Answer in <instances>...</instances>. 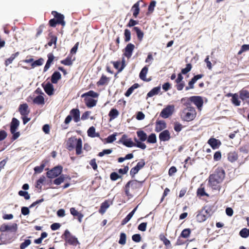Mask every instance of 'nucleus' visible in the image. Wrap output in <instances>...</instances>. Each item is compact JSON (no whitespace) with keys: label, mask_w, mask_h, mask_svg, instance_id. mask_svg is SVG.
Masks as SVG:
<instances>
[{"label":"nucleus","mask_w":249,"mask_h":249,"mask_svg":"<svg viewBox=\"0 0 249 249\" xmlns=\"http://www.w3.org/2000/svg\"><path fill=\"white\" fill-rule=\"evenodd\" d=\"M110 178L112 180H116L119 178H121V176H120L117 173L113 172L110 174Z\"/></svg>","instance_id":"obj_54"},{"label":"nucleus","mask_w":249,"mask_h":249,"mask_svg":"<svg viewBox=\"0 0 249 249\" xmlns=\"http://www.w3.org/2000/svg\"><path fill=\"white\" fill-rule=\"evenodd\" d=\"M126 138L127 136L125 135H124L120 140V142L128 147H132L135 146L136 144L133 142L131 139H127Z\"/></svg>","instance_id":"obj_10"},{"label":"nucleus","mask_w":249,"mask_h":249,"mask_svg":"<svg viewBox=\"0 0 249 249\" xmlns=\"http://www.w3.org/2000/svg\"><path fill=\"white\" fill-rule=\"evenodd\" d=\"M124 36H125V41L126 42H128L130 40L131 38V33L130 31L128 29H125L124 30Z\"/></svg>","instance_id":"obj_50"},{"label":"nucleus","mask_w":249,"mask_h":249,"mask_svg":"<svg viewBox=\"0 0 249 249\" xmlns=\"http://www.w3.org/2000/svg\"><path fill=\"white\" fill-rule=\"evenodd\" d=\"M134 48L135 46L133 44L131 43L128 44L125 48L124 55L127 58H129L132 55Z\"/></svg>","instance_id":"obj_12"},{"label":"nucleus","mask_w":249,"mask_h":249,"mask_svg":"<svg viewBox=\"0 0 249 249\" xmlns=\"http://www.w3.org/2000/svg\"><path fill=\"white\" fill-rule=\"evenodd\" d=\"M240 235L243 238H247L249 236V229H243L240 231Z\"/></svg>","instance_id":"obj_38"},{"label":"nucleus","mask_w":249,"mask_h":249,"mask_svg":"<svg viewBox=\"0 0 249 249\" xmlns=\"http://www.w3.org/2000/svg\"><path fill=\"white\" fill-rule=\"evenodd\" d=\"M48 59L47 60V61L46 62V64L44 67V71H46L50 68V66H51V63H52L53 59H54V56L52 54H51V53H49L48 55Z\"/></svg>","instance_id":"obj_20"},{"label":"nucleus","mask_w":249,"mask_h":249,"mask_svg":"<svg viewBox=\"0 0 249 249\" xmlns=\"http://www.w3.org/2000/svg\"><path fill=\"white\" fill-rule=\"evenodd\" d=\"M146 226H147L146 223H145V222L142 223L141 224H140L139 225L138 228V230L141 231H144L146 230Z\"/></svg>","instance_id":"obj_55"},{"label":"nucleus","mask_w":249,"mask_h":249,"mask_svg":"<svg viewBox=\"0 0 249 249\" xmlns=\"http://www.w3.org/2000/svg\"><path fill=\"white\" fill-rule=\"evenodd\" d=\"M170 138V133L168 130H163L159 135V139L161 141H168Z\"/></svg>","instance_id":"obj_15"},{"label":"nucleus","mask_w":249,"mask_h":249,"mask_svg":"<svg viewBox=\"0 0 249 249\" xmlns=\"http://www.w3.org/2000/svg\"><path fill=\"white\" fill-rule=\"evenodd\" d=\"M238 159V154L235 152H231L228 155V159L231 162L235 161Z\"/></svg>","instance_id":"obj_22"},{"label":"nucleus","mask_w":249,"mask_h":249,"mask_svg":"<svg viewBox=\"0 0 249 249\" xmlns=\"http://www.w3.org/2000/svg\"><path fill=\"white\" fill-rule=\"evenodd\" d=\"M62 171V167L57 166L47 172V176L48 178H53L61 174Z\"/></svg>","instance_id":"obj_7"},{"label":"nucleus","mask_w":249,"mask_h":249,"mask_svg":"<svg viewBox=\"0 0 249 249\" xmlns=\"http://www.w3.org/2000/svg\"><path fill=\"white\" fill-rule=\"evenodd\" d=\"M132 10L133 11V15L135 18H137L138 15L140 11L139 8V1L137 2L134 5L132 6Z\"/></svg>","instance_id":"obj_27"},{"label":"nucleus","mask_w":249,"mask_h":249,"mask_svg":"<svg viewBox=\"0 0 249 249\" xmlns=\"http://www.w3.org/2000/svg\"><path fill=\"white\" fill-rule=\"evenodd\" d=\"M90 165L92 166L93 170H96L97 169V165L95 159H92L89 162Z\"/></svg>","instance_id":"obj_60"},{"label":"nucleus","mask_w":249,"mask_h":249,"mask_svg":"<svg viewBox=\"0 0 249 249\" xmlns=\"http://www.w3.org/2000/svg\"><path fill=\"white\" fill-rule=\"evenodd\" d=\"M240 97L243 100L249 98V92L246 90H242L240 92Z\"/></svg>","instance_id":"obj_34"},{"label":"nucleus","mask_w":249,"mask_h":249,"mask_svg":"<svg viewBox=\"0 0 249 249\" xmlns=\"http://www.w3.org/2000/svg\"><path fill=\"white\" fill-rule=\"evenodd\" d=\"M197 194L200 196H208V195L205 193L204 188H200L198 189L197 191Z\"/></svg>","instance_id":"obj_56"},{"label":"nucleus","mask_w":249,"mask_h":249,"mask_svg":"<svg viewBox=\"0 0 249 249\" xmlns=\"http://www.w3.org/2000/svg\"><path fill=\"white\" fill-rule=\"evenodd\" d=\"M175 110L174 105H168L163 108L160 113V116L164 119H166L171 116Z\"/></svg>","instance_id":"obj_5"},{"label":"nucleus","mask_w":249,"mask_h":249,"mask_svg":"<svg viewBox=\"0 0 249 249\" xmlns=\"http://www.w3.org/2000/svg\"><path fill=\"white\" fill-rule=\"evenodd\" d=\"M65 176L64 175H61L59 177L55 179L53 181L54 184L56 185H59L63 182L65 179Z\"/></svg>","instance_id":"obj_44"},{"label":"nucleus","mask_w":249,"mask_h":249,"mask_svg":"<svg viewBox=\"0 0 249 249\" xmlns=\"http://www.w3.org/2000/svg\"><path fill=\"white\" fill-rule=\"evenodd\" d=\"M70 213L74 216H77L80 213L74 208H71L70 209Z\"/></svg>","instance_id":"obj_64"},{"label":"nucleus","mask_w":249,"mask_h":249,"mask_svg":"<svg viewBox=\"0 0 249 249\" xmlns=\"http://www.w3.org/2000/svg\"><path fill=\"white\" fill-rule=\"evenodd\" d=\"M87 133L88 136L91 138H94L99 136L98 133H95V128L93 126L90 127L88 130Z\"/></svg>","instance_id":"obj_26"},{"label":"nucleus","mask_w":249,"mask_h":249,"mask_svg":"<svg viewBox=\"0 0 249 249\" xmlns=\"http://www.w3.org/2000/svg\"><path fill=\"white\" fill-rule=\"evenodd\" d=\"M137 134L140 140L142 142L145 141L147 138L146 134L143 131H138L137 132Z\"/></svg>","instance_id":"obj_32"},{"label":"nucleus","mask_w":249,"mask_h":249,"mask_svg":"<svg viewBox=\"0 0 249 249\" xmlns=\"http://www.w3.org/2000/svg\"><path fill=\"white\" fill-rule=\"evenodd\" d=\"M45 177L43 176L41 177L37 181L36 187L38 188L39 186L45 181Z\"/></svg>","instance_id":"obj_59"},{"label":"nucleus","mask_w":249,"mask_h":249,"mask_svg":"<svg viewBox=\"0 0 249 249\" xmlns=\"http://www.w3.org/2000/svg\"><path fill=\"white\" fill-rule=\"evenodd\" d=\"M148 70V67L146 66L144 67L141 70V71L140 73L139 76H140V78L143 81H149V80L147 79L146 78V75L147 73Z\"/></svg>","instance_id":"obj_19"},{"label":"nucleus","mask_w":249,"mask_h":249,"mask_svg":"<svg viewBox=\"0 0 249 249\" xmlns=\"http://www.w3.org/2000/svg\"><path fill=\"white\" fill-rule=\"evenodd\" d=\"M140 184V182L136 180L129 181L125 185V188H128L131 186L133 188H137Z\"/></svg>","instance_id":"obj_28"},{"label":"nucleus","mask_w":249,"mask_h":249,"mask_svg":"<svg viewBox=\"0 0 249 249\" xmlns=\"http://www.w3.org/2000/svg\"><path fill=\"white\" fill-rule=\"evenodd\" d=\"M82 97H87V96H89L92 97L94 98H96L98 96V94L93 90H90L88 92H86L85 93H84L81 96Z\"/></svg>","instance_id":"obj_35"},{"label":"nucleus","mask_w":249,"mask_h":249,"mask_svg":"<svg viewBox=\"0 0 249 249\" xmlns=\"http://www.w3.org/2000/svg\"><path fill=\"white\" fill-rule=\"evenodd\" d=\"M225 175V171L222 168H217L213 174L210 175L209 182L213 189L219 191V184L223 181Z\"/></svg>","instance_id":"obj_1"},{"label":"nucleus","mask_w":249,"mask_h":249,"mask_svg":"<svg viewBox=\"0 0 249 249\" xmlns=\"http://www.w3.org/2000/svg\"><path fill=\"white\" fill-rule=\"evenodd\" d=\"M42 86L44 88L45 91L48 95H52L53 94V86L51 83L48 82L45 85L42 84Z\"/></svg>","instance_id":"obj_16"},{"label":"nucleus","mask_w":249,"mask_h":249,"mask_svg":"<svg viewBox=\"0 0 249 249\" xmlns=\"http://www.w3.org/2000/svg\"><path fill=\"white\" fill-rule=\"evenodd\" d=\"M220 143V142L215 138H211L208 141V143L213 149L216 148Z\"/></svg>","instance_id":"obj_24"},{"label":"nucleus","mask_w":249,"mask_h":249,"mask_svg":"<svg viewBox=\"0 0 249 249\" xmlns=\"http://www.w3.org/2000/svg\"><path fill=\"white\" fill-rule=\"evenodd\" d=\"M31 243V241L29 239H27L22 243L20 245V249H25Z\"/></svg>","instance_id":"obj_46"},{"label":"nucleus","mask_w":249,"mask_h":249,"mask_svg":"<svg viewBox=\"0 0 249 249\" xmlns=\"http://www.w3.org/2000/svg\"><path fill=\"white\" fill-rule=\"evenodd\" d=\"M160 90V86L155 87L151 90L148 93L147 96L149 97H153V96L157 95Z\"/></svg>","instance_id":"obj_25"},{"label":"nucleus","mask_w":249,"mask_h":249,"mask_svg":"<svg viewBox=\"0 0 249 249\" xmlns=\"http://www.w3.org/2000/svg\"><path fill=\"white\" fill-rule=\"evenodd\" d=\"M57 41V37L55 36H52L51 40L48 43V45L49 46H52L53 44L55 45Z\"/></svg>","instance_id":"obj_62"},{"label":"nucleus","mask_w":249,"mask_h":249,"mask_svg":"<svg viewBox=\"0 0 249 249\" xmlns=\"http://www.w3.org/2000/svg\"><path fill=\"white\" fill-rule=\"evenodd\" d=\"M133 29L136 32L138 39L140 41H141L143 36V33L141 31L140 29L138 27H134Z\"/></svg>","instance_id":"obj_36"},{"label":"nucleus","mask_w":249,"mask_h":249,"mask_svg":"<svg viewBox=\"0 0 249 249\" xmlns=\"http://www.w3.org/2000/svg\"><path fill=\"white\" fill-rule=\"evenodd\" d=\"M18 230V225L16 223L8 225L3 224L0 226V231L1 232L10 231L16 232Z\"/></svg>","instance_id":"obj_6"},{"label":"nucleus","mask_w":249,"mask_h":249,"mask_svg":"<svg viewBox=\"0 0 249 249\" xmlns=\"http://www.w3.org/2000/svg\"><path fill=\"white\" fill-rule=\"evenodd\" d=\"M126 234L124 232L121 233L120 236L119 243L122 245H124L126 243Z\"/></svg>","instance_id":"obj_43"},{"label":"nucleus","mask_w":249,"mask_h":249,"mask_svg":"<svg viewBox=\"0 0 249 249\" xmlns=\"http://www.w3.org/2000/svg\"><path fill=\"white\" fill-rule=\"evenodd\" d=\"M45 163H44V161H42V164L39 166H36L34 168V171L36 173H41L44 167H45Z\"/></svg>","instance_id":"obj_37"},{"label":"nucleus","mask_w":249,"mask_h":249,"mask_svg":"<svg viewBox=\"0 0 249 249\" xmlns=\"http://www.w3.org/2000/svg\"><path fill=\"white\" fill-rule=\"evenodd\" d=\"M197 220L199 222L204 221L207 219V216L203 214L202 213H199L196 216Z\"/></svg>","instance_id":"obj_51"},{"label":"nucleus","mask_w":249,"mask_h":249,"mask_svg":"<svg viewBox=\"0 0 249 249\" xmlns=\"http://www.w3.org/2000/svg\"><path fill=\"white\" fill-rule=\"evenodd\" d=\"M52 14L56 18L57 23L61 24L63 26L65 25V22L64 20V16L56 11H53Z\"/></svg>","instance_id":"obj_14"},{"label":"nucleus","mask_w":249,"mask_h":249,"mask_svg":"<svg viewBox=\"0 0 249 249\" xmlns=\"http://www.w3.org/2000/svg\"><path fill=\"white\" fill-rule=\"evenodd\" d=\"M189 100L193 102L199 109H201L203 104V101L200 96H192L190 97Z\"/></svg>","instance_id":"obj_8"},{"label":"nucleus","mask_w":249,"mask_h":249,"mask_svg":"<svg viewBox=\"0 0 249 249\" xmlns=\"http://www.w3.org/2000/svg\"><path fill=\"white\" fill-rule=\"evenodd\" d=\"M96 104V101L91 98L88 99L86 102V105L89 107H93Z\"/></svg>","instance_id":"obj_41"},{"label":"nucleus","mask_w":249,"mask_h":249,"mask_svg":"<svg viewBox=\"0 0 249 249\" xmlns=\"http://www.w3.org/2000/svg\"><path fill=\"white\" fill-rule=\"evenodd\" d=\"M196 83L193 79H191V80L188 83V86L186 87L185 89L186 90H188L190 89H193L194 88V85Z\"/></svg>","instance_id":"obj_58"},{"label":"nucleus","mask_w":249,"mask_h":249,"mask_svg":"<svg viewBox=\"0 0 249 249\" xmlns=\"http://www.w3.org/2000/svg\"><path fill=\"white\" fill-rule=\"evenodd\" d=\"M196 115L194 107L187 106L180 113L181 118L184 121L189 122L193 120Z\"/></svg>","instance_id":"obj_3"},{"label":"nucleus","mask_w":249,"mask_h":249,"mask_svg":"<svg viewBox=\"0 0 249 249\" xmlns=\"http://www.w3.org/2000/svg\"><path fill=\"white\" fill-rule=\"evenodd\" d=\"M70 115L73 117V120L75 123H77L80 120V112L78 109L73 108L70 111Z\"/></svg>","instance_id":"obj_11"},{"label":"nucleus","mask_w":249,"mask_h":249,"mask_svg":"<svg viewBox=\"0 0 249 249\" xmlns=\"http://www.w3.org/2000/svg\"><path fill=\"white\" fill-rule=\"evenodd\" d=\"M68 149L69 150H72L74 147L76 149V154L80 155L82 153V141L81 139H78L71 137L69 138L67 142Z\"/></svg>","instance_id":"obj_2"},{"label":"nucleus","mask_w":249,"mask_h":249,"mask_svg":"<svg viewBox=\"0 0 249 249\" xmlns=\"http://www.w3.org/2000/svg\"><path fill=\"white\" fill-rule=\"evenodd\" d=\"M117 135V133H114L113 134L109 135L106 139V141L107 143H111L115 141L116 139V137Z\"/></svg>","instance_id":"obj_45"},{"label":"nucleus","mask_w":249,"mask_h":249,"mask_svg":"<svg viewBox=\"0 0 249 249\" xmlns=\"http://www.w3.org/2000/svg\"><path fill=\"white\" fill-rule=\"evenodd\" d=\"M229 96H232L231 102L232 103L236 106H239L240 105V101L238 100V96L236 94H229Z\"/></svg>","instance_id":"obj_29"},{"label":"nucleus","mask_w":249,"mask_h":249,"mask_svg":"<svg viewBox=\"0 0 249 249\" xmlns=\"http://www.w3.org/2000/svg\"><path fill=\"white\" fill-rule=\"evenodd\" d=\"M145 165L144 161L142 160L139 161L137 165L132 168L130 171V175L133 177L135 174H136L139 170L142 169Z\"/></svg>","instance_id":"obj_9"},{"label":"nucleus","mask_w":249,"mask_h":249,"mask_svg":"<svg viewBox=\"0 0 249 249\" xmlns=\"http://www.w3.org/2000/svg\"><path fill=\"white\" fill-rule=\"evenodd\" d=\"M21 211L22 214H23L24 215H28L30 213L29 208L26 207H23L21 208Z\"/></svg>","instance_id":"obj_61"},{"label":"nucleus","mask_w":249,"mask_h":249,"mask_svg":"<svg viewBox=\"0 0 249 249\" xmlns=\"http://www.w3.org/2000/svg\"><path fill=\"white\" fill-rule=\"evenodd\" d=\"M138 206L135 208L132 212H131L126 217L124 218L122 221V224L124 225L127 223L132 218L134 213H135Z\"/></svg>","instance_id":"obj_23"},{"label":"nucleus","mask_w":249,"mask_h":249,"mask_svg":"<svg viewBox=\"0 0 249 249\" xmlns=\"http://www.w3.org/2000/svg\"><path fill=\"white\" fill-rule=\"evenodd\" d=\"M57 215L60 217H64L65 215V211L63 209L58 210L57 212Z\"/></svg>","instance_id":"obj_63"},{"label":"nucleus","mask_w":249,"mask_h":249,"mask_svg":"<svg viewBox=\"0 0 249 249\" xmlns=\"http://www.w3.org/2000/svg\"><path fill=\"white\" fill-rule=\"evenodd\" d=\"M191 233V230L190 229H184L180 234V236L185 238L188 237Z\"/></svg>","instance_id":"obj_39"},{"label":"nucleus","mask_w":249,"mask_h":249,"mask_svg":"<svg viewBox=\"0 0 249 249\" xmlns=\"http://www.w3.org/2000/svg\"><path fill=\"white\" fill-rule=\"evenodd\" d=\"M132 240L136 242H139L141 240V236L139 234H134L132 237Z\"/></svg>","instance_id":"obj_57"},{"label":"nucleus","mask_w":249,"mask_h":249,"mask_svg":"<svg viewBox=\"0 0 249 249\" xmlns=\"http://www.w3.org/2000/svg\"><path fill=\"white\" fill-rule=\"evenodd\" d=\"M18 195L20 196H23L26 200H28L30 198L29 194L26 191H20L18 192Z\"/></svg>","instance_id":"obj_49"},{"label":"nucleus","mask_w":249,"mask_h":249,"mask_svg":"<svg viewBox=\"0 0 249 249\" xmlns=\"http://www.w3.org/2000/svg\"><path fill=\"white\" fill-rule=\"evenodd\" d=\"M66 242L71 245L74 246L79 244V242L77 238L74 236H71L69 237H67V239L65 240Z\"/></svg>","instance_id":"obj_17"},{"label":"nucleus","mask_w":249,"mask_h":249,"mask_svg":"<svg viewBox=\"0 0 249 249\" xmlns=\"http://www.w3.org/2000/svg\"><path fill=\"white\" fill-rule=\"evenodd\" d=\"M192 69V66L190 64H188L186 65V68L182 69L181 73L183 74H186L191 71Z\"/></svg>","instance_id":"obj_53"},{"label":"nucleus","mask_w":249,"mask_h":249,"mask_svg":"<svg viewBox=\"0 0 249 249\" xmlns=\"http://www.w3.org/2000/svg\"><path fill=\"white\" fill-rule=\"evenodd\" d=\"M107 78L105 75H102L99 81L97 82L98 85H104L107 82Z\"/></svg>","instance_id":"obj_48"},{"label":"nucleus","mask_w":249,"mask_h":249,"mask_svg":"<svg viewBox=\"0 0 249 249\" xmlns=\"http://www.w3.org/2000/svg\"><path fill=\"white\" fill-rule=\"evenodd\" d=\"M61 63L66 66H70L72 64V60H71V57H68L65 59L62 60Z\"/></svg>","instance_id":"obj_47"},{"label":"nucleus","mask_w":249,"mask_h":249,"mask_svg":"<svg viewBox=\"0 0 249 249\" xmlns=\"http://www.w3.org/2000/svg\"><path fill=\"white\" fill-rule=\"evenodd\" d=\"M18 111L23 116H26L30 113L28 106L27 104H21L19 107Z\"/></svg>","instance_id":"obj_13"},{"label":"nucleus","mask_w":249,"mask_h":249,"mask_svg":"<svg viewBox=\"0 0 249 249\" xmlns=\"http://www.w3.org/2000/svg\"><path fill=\"white\" fill-rule=\"evenodd\" d=\"M61 75L58 71H55L52 75L51 81L53 84H56L58 81L61 79Z\"/></svg>","instance_id":"obj_21"},{"label":"nucleus","mask_w":249,"mask_h":249,"mask_svg":"<svg viewBox=\"0 0 249 249\" xmlns=\"http://www.w3.org/2000/svg\"><path fill=\"white\" fill-rule=\"evenodd\" d=\"M19 125V121L15 118L12 119L10 125V131L13 134V138L14 140L17 139L19 137L20 133L19 132H16Z\"/></svg>","instance_id":"obj_4"},{"label":"nucleus","mask_w":249,"mask_h":249,"mask_svg":"<svg viewBox=\"0 0 249 249\" xmlns=\"http://www.w3.org/2000/svg\"><path fill=\"white\" fill-rule=\"evenodd\" d=\"M156 142L157 138L156 135L154 133L151 134L147 139V142L151 143H156Z\"/></svg>","instance_id":"obj_42"},{"label":"nucleus","mask_w":249,"mask_h":249,"mask_svg":"<svg viewBox=\"0 0 249 249\" xmlns=\"http://www.w3.org/2000/svg\"><path fill=\"white\" fill-rule=\"evenodd\" d=\"M166 127V123L164 121H160L156 123L155 130L160 132Z\"/></svg>","instance_id":"obj_18"},{"label":"nucleus","mask_w":249,"mask_h":249,"mask_svg":"<svg viewBox=\"0 0 249 249\" xmlns=\"http://www.w3.org/2000/svg\"><path fill=\"white\" fill-rule=\"evenodd\" d=\"M112 150L111 149H104L103 151L100 152L98 154V156L100 157H103L105 155L110 154L112 153Z\"/></svg>","instance_id":"obj_52"},{"label":"nucleus","mask_w":249,"mask_h":249,"mask_svg":"<svg viewBox=\"0 0 249 249\" xmlns=\"http://www.w3.org/2000/svg\"><path fill=\"white\" fill-rule=\"evenodd\" d=\"M119 111L115 108L111 109L109 113V116L110 117V120H113L117 118L119 115Z\"/></svg>","instance_id":"obj_30"},{"label":"nucleus","mask_w":249,"mask_h":249,"mask_svg":"<svg viewBox=\"0 0 249 249\" xmlns=\"http://www.w3.org/2000/svg\"><path fill=\"white\" fill-rule=\"evenodd\" d=\"M33 102L38 105H43L44 104V98L42 96L38 95L34 98Z\"/></svg>","instance_id":"obj_33"},{"label":"nucleus","mask_w":249,"mask_h":249,"mask_svg":"<svg viewBox=\"0 0 249 249\" xmlns=\"http://www.w3.org/2000/svg\"><path fill=\"white\" fill-rule=\"evenodd\" d=\"M43 62H44V59L42 58H40L38 59V60L33 62L32 63L31 66L33 68H35L36 67L42 65L43 64Z\"/></svg>","instance_id":"obj_40"},{"label":"nucleus","mask_w":249,"mask_h":249,"mask_svg":"<svg viewBox=\"0 0 249 249\" xmlns=\"http://www.w3.org/2000/svg\"><path fill=\"white\" fill-rule=\"evenodd\" d=\"M139 87L138 84H134L131 87H130L125 93V95L126 97H129L133 92L134 90Z\"/></svg>","instance_id":"obj_31"}]
</instances>
